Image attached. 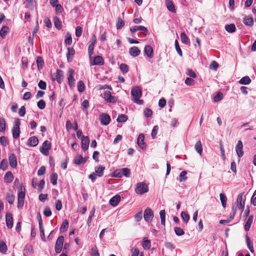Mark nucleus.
Returning a JSON list of instances; mask_svg holds the SVG:
<instances>
[{
    "instance_id": "obj_60",
    "label": "nucleus",
    "mask_w": 256,
    "mask_h": 256,
    "mask_svg": "<svg viewBox=\"0 0 256 256\" xmlns=\"http://www.w3.org/2000/svg\"><path fill=\"white\" fill-rule=\"evenodd\" d=\"M82 27L78 26L76 28V36L77 37H80L82 34Z\"/></svg>"
},
{
    "instance_id": "obj_38",
    "label": "nucleus",
    "mask_w": 256,
    "mask_h": 256,
    "mask_svg": "<svg viewBox=\"0 0 256 256\" xmlns=\"http://www.w3.org/2000/svg\"><path fill=\"white\" fill-rule=\"evenodd\" d=\"M220 201L222 202V204L224 208H225L226 206V204L227 198H226V196H225V194H222V193H221L220 194Z\"/></svg>"
},
{
    "instance_id": "obj_64",
    "label": "nucleus",
    "mask_w": 256,
    "mask_h": 256,
    "mask_svg": "<svg viewBox=\"0 0 256 256\" xmlns=\"http://www.w3.org/2000/svg\"><path fill=\"white\" fill-rule=\"evenodd\" d=\"M38 86L40 89L45 90L46 88V84L45 82L40 80L38 84Z\"/></svg>"
},
{
    "instance_id": "obj_6",
    "label": "nucleus",
    "mask_w": 256,
    "mask_h": 256,
    "mask_svg": "<svg viewBox=\"0 0 256 256\" xmlns=\"http://www.w3.org/2000/svg\"><path fill=\"white\" fill-rule=\"evenodd\" d=\"M154 217V213L152 210L147 208L144 211V220L148 222H150Z\"/></svg>"
},
{
    "instance_id": "obj_34",
    "label": "nucleus",
    "mask_w": 256,
    "mask_h": 256,
    "mask_svg": "<svg viewBox=\"0 0 256 256\" xmlns=\"http://www.w3.org/2000/svg\"><path fill=\"white\" fill-rule=\"evenodd\" d=\"M194 148L200 154L202 155V144L200 141H198L196 142L194 146Z\"/></svg>"
},
{
    "instance_id": "obj_41",
    "label": "nucleus",
    "mask_w": 256,
    "mask_h": 256,
    "mask_svg": "<svg viewBox=\"0 0 256 256\" xmlns=\"http://www.w3.org/2000/svg\"><path fill=\"white\" fill-rule=\"evenodd\" d=\"M54 24L55 26L58 30H60L62 28V24L60 21L59 20L58 17L56 16L54 18Z\"/></svg>"
},
{
    "instance_id": "obj_43",
    "label": "nucleus",
    "mask_w": 256,
    "mask_h": 256,
    "mask_svg": "<svg viewBox=\"0 0 256 256\" xmlns=\"http://www.w3.org/2000/svg\"><path fill=\"white\" fill-rule=\"evenodd\" d=\"M84 88L85 86L84 83L82 80H80L78 84V91L80 92H82L84 91Z\"/></svg>"
},
{
    "instance_id": "obj_50",
    "label": "nucleus",
    "mask_w": 256,
    "mask_h": 256,
    "mask_svg": "<svg viewBox=\"0 0 256 256\" xmlns=\"http://www.w3.org/2000/svg\"><path fill=\"white\" fill-rule=\"evenodd\" d=\"M174 232L178 236H182L184 234L183 230L180 227H176L174 228Z\"/></svg>"
},
{
    "instance_id": "obj_1",
    "label": "nucleus",
    "mask_w": 256,
    "mask_h": 256,
    "mask_svg": "<svg viewBox=\"0 0 256 256\" xmlns=\"http://www.w3.org/2000/svg\"><path fill=\"white\" fill-rule=\"evenodd\" d=\"M148 186L144 182H138L135 188V192L136 194H142L148 192Z\"/></svg>"
},
{
    "instance_id": "obj_39",
    "label": "nucleus",
    "mask_w": 256,
    "mask_h": 256,
    "mask_svg": "<svg viewBox=\"0 0 256 256\" xmlns=\"http://www.w3.org/2000/svg\"><path fill=\"white\" fill-rule=\"evenodd\" d=\"M180 38L182 43L186 44H188L189 40L184 32L181 33Z\"/></svg>"
},
{
    "instance_id": "obj_58",
    "label": "nucleus",
    "mask_w": 256,
    "mask_h": 256,
    "mask_svg": "<svg viewBox=\"0 0 256 256\" xmlns=\"http://www.w3.org/2000/svg\"><path fill=\"white\" fill-rule=\"evenodd\" d=\"M186 74L193 78H195L196 77V73L191 69H188L186 70Z\"/></svg>"
},
{
    "instance_id": "obj_15",
    "label": "nucleus",
    "mask_w": 256,
    "mask_h": 256,
    "mask_svg": "<svg viewBox=\"0 0 256 256\" xmlns=\"http://www.w3.org/2000/svg\"><path fill=\"white\" fill-rule=\"evenodd\" d=\"M6 226L8 228H12L13 226V220L12 214L7 213L6 216Z\"/></svg>"
},
{
    "instance_id": "obj_2",
    "label": "nucleus",
    "mask_w": 256,
    "mask_h": 256,
    "mask_svg": "<svg viewBox=\"0 0 256 256\" xmlns=\"http://www.w3.org/2000/svg\"><path fill=\"white\" fill-rule=\"evenodd\" d=\"M20 120L18 118L16 119L14 121V125L12 130V136L15 139H17L20 136Z\"/></svg>"
},
{
    "instance_id": "obj_35",
    "label": "nucleus",
    "mask_w": 256,
    "mask_h": 256,
    "mask_svg": "<svg viewBox=\"0 0 256 256\" xmlns=\"http://www.w3.org/2000/svg\"><path fill=\"white\" fill-rule=\"evenodd\" d=\"M239 82L242 84H248L250 83L251 80L248 76H246L242 78Z\"/></svg>"
},
{
    "instance_id": "obj_49",
    "label": "nucleus",
    "mask_w": 256,
    "mask_h": 256,
    "mask_svg": "<svg viewBox=\"0 0 256 256\" xmlns=\"http://www.w3.org/2000/svg\"><path fill=\"white\" fill-rule=\"evenodd\" d=\"M181 217L182 219V220L185 222L186 223H187L190 219V216L189 215L185 212H182L181 213Z\"/></svg>"
},
{
    "instance_id": "obj_8",
    "label": "nucleus",
    "mask_w": 256,
    "mask_h": 256,
    "mask_svg": "<svg viewBox=\"0 0 256 256\" xmlns=\"http://www.w3.org/2000/svg\"><path fill=\"white\" fill-rule=\"evenodd\" d=\"M236 151L238 158H242L244 156L243 144L241 140H238L236 146Z\"/></svg>"
},
{
    "instance_id": "obj_59",
    "label": "nucleus",
    "mask_w": 256,
    "mask_h": 256,
    "mask_svg": "<svg viewBox=\"0 0 256 256\" xmlns=\"http://www.w3.org/2000/svg\"><path fill=\"white\" fill-rule=\"evenodd\" d=\"M222 98V93L219 92L217 94L216 96H214V100L215 102H217L220 101Z\"/></svg>"
},
{
    "instance_id": "obj_51",
    "label": "nucleus",
    "mask_w": 256,
    "mask_h": 256,
    "mask_svg": "<svg viewBox=\"0 0 256 256\" xmlns=\"http://www.w3.org/2000/svg\"><path fill=\"white\" fill-rule=\"evenodd\" d=\"M120 68L124 73H126L128 71V66L125 64H122L120 66Z\"/></svg>"
},
{
    "instance_id": "obj_14",
    "label": "nucleus",
    "mask_w": 256,
    "mask_h": 256,
    "mask_svg": "<svg viewBox=\"0 0 256 256\" xmlns=\"http://www.w3.org/2000/svg\"><path fill=\"white\" fill-rule=\"evenodd\" d=\"M243 194H240L236 199L237 206L239 209H243L244 206V201H243Z\"/></svg>"
},
{
    "instance_id": "obj_57",
    "label": "nucleus",
    "mask_w": 256,
    "mask_h": 256,
    "mask_svg": "<svg viewBox=\"0 0 256 256\" xmlns=\"http://www.w3.org/2000/svg\"><path fill=\"white\" fill-rule=\"evenodd\" d=\"M44 214L46 216H50L52 214V212L50 209L48 207L46 206L44 208Z\"/></svg>"
},
{
    "instance_id": "obj_3",
    "label": "nucleus",
    "mask_w": 256,
    "mask_h": 256,
    "mask_svg": "<svg viewBox=\"0 0 256 256\" xmlns=\"http://www.w3.org/2000/svg\"><path fill=\"white\" fill-rule=\"evenodd\" d=\"M50 142L48 140H46L43 142L42 146L40 147V150L42 154L47 156L48 154L49 150L50 149Z\"/></svg>"
},
{
    "instance_id": "obj_47",
    "label": "nucleus",
    "mask_w": 256,
    "mask_h": 256,
    "mask_svg": "<svg viewBox=\"0 0 256 256\" xmlns=\"http://www.w3.org/2000/svg\"><path fill=\"white\" fill-rule=\"evenodd\" d=\"M128 116L125 114H120L118 116L117 118V122H124L126 121Z\"/></svg>"
},
{
    "instance_id": "obj_24",
    "label": "nucleus",
    "mask_w": 256,
    "mask_h": 256,
    "mask_svg": "<svg viewBox=\"0 0 256 256\" xmlns=\"http://www.w3.org/2000/svg\"><path fill=\"white\" fill-rule=\"evenodd\" d=\"M105 170V168L103 166H99L95 168V173L96 175L99 177H101L104 175V172Z\"/></svg>"
},
{
    "instance_id": "obj_37",
    "label": "nucleus",
    "mask_w": 256,
    "mask_h": 256,
    "mask_svg": "<svg viewBox=\"0 0 256 256\" xmlns=\"http://www.w3.org/2000/svg\"><path fill=\"white\" fill-rule=\"evenodd\" d=\"M121 170V172H122V176H124L127 178H129L130 175V170L128 168H122Z\"/></svg>"
},
{
    "instance_id": "obj_4",
    "label": "nucleus",
    "mask_w": 256,
    "mask_h": 256,
    "mask_svg": "<svg viewBox=\"0 0 256 256\" xmlns=\"http://www.w3.org/2000/svg\"><path fill=\"white\" fill-rule=\"evenodd\" d=\"M104 99L108 103H115L118 100L116 96L112 95V93L110 91H106L104 93Z\"/></svg>"
},
{
    "instance_id": "obj_33",
    "label": "nucleus",
    "mask_w": 256,
    "mask_h": 256,
    "mask_svg": "<svg viewBox=\"0 0 256 256\" xmlns=\"http://www.w3.org/2000/svg\"><path fill=\"white\" fill-rule=\"evenodd\" d=\"M166 7L170 11L172 12H176V10L174 8V6L171 1H170L169 0H166Z\"/></svg>"
},
{
    "instance_id": "obj_36",
    "label": "nucleus",
    "mask_w": 256,
    "mask_h": 256,
    "mask_svg": "<svg viewBox=\"0 0 256 256\" xmlns=\"http://www.w3.org/2000/svg\"><path fill=\"white\" fill-rule=\"evenodd\" d=\"M142 246L144 250H149L151 246L150 241L144 239L142 242Z\"/></svg>"
},
{
    "instance_id": "obj_25",
    "label": "nucleus",
    "mask_w": 256,
    "mask_h": 256,
    "mask_svg": "<svg viewBox=\"0 0 256 256\" xmlns=\"http://www.w3.org/2000/svg\"><path fill=\"white\" fill-rule=\"evenodd\" d=\"M14 179V176L10 172H8L4 176V180L6 183L11 182Z\"/></svg>"
},
{
    "instance_id": "obj_7",
    "label": "nucleus",
    "mask_w": 256,
    "mask_h": 256,
    "mask_svg": "<svg viewBox=\"0 0 256 256\" xmlns=\"http://www.w3.org/2000/svg\"><path fill=\"white\" fill-rule=\"evenodd\" d=\"M68 84L70 87H74V70L72 68H69L68 71Z\"/></svg>"
},
{
    "instance_id": "obj_55",
    "label": "nucleus",
    "mask_w": 256,
    "mask_h": 256,
    "mask_svg": "<svg viewBox=\"0 0 256 256\" xmlns=\"http://www.w3.org/2000/svg\"><path fill=\"white\" fill-rule=\"evenodd\" d=\"M37 105L39 108L43 110L46 106V103L44 100H40L38 102Z\"/></svg>"
},
{
    "instance_id": "obj_16",
    "label": "nucleus",
    "mask_w": 256,
    "mask_h": 256,
    "mask_svg": "<svg viewBox=\"0 0 256 256\" xmlns=\"http://www.w3.org/2000/svg\"><path fill=\"white\" fill-rule=\"evenodd\" d=\"M144 136L143 134H140L138 138L137 144L138 146L142 149L146 148V144L144 142Z\"/></svg>"
},
{
    "instance_id": "obj_53",
    "label": "nucleus",
    "mask_w": 256,
    "mask_h": 256,
    "mask_svg": "<svg viewBox=\"0 0 256 256\" xmlns=\"http://www.w3.org/2000/svg\"><path fill=\"white\" fill-rule=\"evenodd\" d=\"M174 45H175V47H176V49L178 53V54L180 56H182V50L179 46V44H178V41L177 40H175V42H174Z\"/></svg>"
},
{
    "instance_id": "obj_61",
    "label": "nucleus",
    "mask_w": 256,
    "mask_h": 256,
    "mask_svg": "<svg viewBox=\"0 0 256 256\" xmlns=\"http://www.w3.org/2000/svg\"><path fill=\"white\" fill-rule=\"evenodd\" d=\"M7 166H8L7 160L6 159L2 160L1 162L0 168L5 170L6 169V168H7Z\"/></svg>"
},
{
    "instance_id": "obj_48",
    "label": "nucleus",
    "mask_w": 256,
    "mask_h": 256,
    "mask_svg": "<svg viewBox=\"0 0 256 256\" xmlns=\"http://www.w3.org/2000/svg\"><path fill=\"white\" fill-rule=\"evenodd\" d=\"M58 175L56 173H52L51 175V182L53 185H56L57 184Z\"/></svg>"
},
{
    "instance_id": "obj_46",
    "label": "nucleus",
    "mask_w": 256,
    "mask_h": 256,
    "mask_svg": "<svg viewBox=\"0 0 256 256\" xmlns=\"http://www.w3.org/2000/svg\"><path fill=\"white\" fill-rule=\"evenodd\" d=\"M7 250V246L3 241L0 242V252L4 253Z\"/></svg>"
},
{
    "instance_id": "obj_62",
    "label": "nucleus",
    "mask_w": 256,
    "mask_h": 256,
    "mask_svg": "<svg viewBox=\"0 0 256 256\" xmlns=\"http://www.w3.org/2000/svg\"><path fill=\"white\" fill-rule=\"evenodd\" d=\"M144 116L148 118L150 117L152 114V110L148 108H146L144 110Z\"/></svg>"
},
{
    "instance_id": "obj_27",
    "label": "nucleus",
    "mask_w": 256,
    "mask_h": 256,
    "mask_svg": "<svg viewBox=\"0 0 256 256\" xmlns=\"http://www.w3.org/2000/svg\"><path fill=\"white\" fill-rule=\"evenodd\" d=\"M24 198H25V188L22 185H21L20 187V189L18 190V198H20V199L24 198Z\"/></svg>"
},
{
    "instance_id": "obj_23",
    "label": "nucleus",
    "mask_w": 256,
    "mask_h": 256,
    "mask_svg": "<svg viewBox=\"0 0 256 256\" xmlns=\"http://www.w3.org/2000/svg\"><path fill=\"white\" fill-rule=\"evenodd\" d=\"M243 22L246 26H252L254 24V19L252 16H246L243 20Z\"/></svg>"
},
{
    "instance_id": "obj_29",
    "label": "nucleus",
    "mask_w": 256,
    "mask_h": 256,
    "mask_svg": "<svg viewBox=\"0 0 256 256\" xmlns=\"http://www.w3.org/2000/svg\"><path fill=\"white\" fill-rule=\"evenodd\" d=\"M9 28L7 26H3L0 30V36L2 38H5L6 34L8 32Z\"/></svg>"
},
{
    "instance_id": "obj_21",
    "label": "nucleus",
    "mask_w": 256,
    "mask_h": 256,
    "mask_svg": "<svg viewBox=\"0 0 256 256\" xmlns=\"http://www.w3.org/2000/svg\"><path fill=\"white\" fill-rule=\"evenodd\" d=\"M9 163L11 167L15 168L17 166L16 158L14 154H12L9 156Z\"/></svg>"
},
{
    "instance_id": "obj_52",
    "label": "nucleus",
    "mask_w": 256,
    "mask_h": 256,
    "mask_svg": "<svg viewBox=\"0 0 256 256\" xmlns=\"http://www.w3.org/2000/svg\"><path fill=\"white\" fill-rule=\"evenodd\" d=\"M158 130V126H154L152 132V137L153 139L156 138Z\"/></svg>"
},
{
    "instance_id": "obj_22",
    "label": "nucleus",
    "mask_w": 256,
    "mask_h": 256,
    "mask_svg": "<svg viewBox=\"0 0 256 256\" xmlns=\"http://www.w3.org/2000/svg\"><path fill=\"white\" fill-rule=\"evenodd\" d=\"M140 50H139V49L136 46H133L130 49L129 51L130 55L134 57L138 56L140 54Z\"/></svg>"
},
{
    "instance_id": "obj_18",
    "label": "nucleus",
    "mask_w": 256,
    "mask_h": 256,
    "mask_svg": "<svg viewBox=\"0 0 256 256\" xmlns=\"http://www.w3.org/2000/svg\"><path fill=\"white\" fill-rule=\"evenodd\" d=\"M64 78V72L60 70H57L56 74V80L58 83L60 84Z\"/></svg>"
},
{
    "instance_id": "obj_5",
    "label": "nucleus",
    "mask_w": 256,
    "mask_h": 256,
    "mask_svg": "<svg viewBox=\"0 0 256 256\" xmlns=\"http://www.w3.org/2000/svg\"><path fill=\"white\" fill-rule=\"evenodd\" d=\"M64 237L60 236L58 237L55 246V250L56 254L60 252L64 244Z\"/></svg>"
},
{
    "instance_id": "obj_45",
    "label": "nucleus",
    "mask_w": 256,
    "mask_h": 256,
    "mask_svg": "<svg viewBox=\"0 0 256 256\" xmlns=\"http://www.w3.org/2000/svg\"><path fill=\"white\" fill-rule=\"evenodd\" d=\"M186 171H182L180 174L179 176V181L180 182L186 181L187 180V177L186 176Z\"/></svg>"
},
{
    "instance_id": "obj_11",
    "label": "nucleus",
    "mask_w": 256,
    "mask_h": 256,
    "mask_svg": "<svg viewBox=\"0 0 256 256\" xmlns=\"http://www.w3.org/2000/svg\"><path fill=\"white\" fill-rule=\"evenodd\" d=\"M82 148L85 151L88 150L89 146V138L88 136H82Z\"/></svg>"
},
{
    "instance_id": "obj_17",
    "label": "nucleus",
    "mask_w": 256,
    "mask_h": 256,
    "mask_svg": "<svg viewBox=\"0 0 256 256\" xmlns=\"http://www.w3.org/2000/svg\"><path fill=\"white\" fill-rule=\"evenodd\" d=\"M144 52L150 58H152L154 56L153 49L149 45H147L144 47Z\"/></svg>"
},
{
    "instance_id": "obj_32",
    "label": "nucleus",
    "mask_w": 256,
    "mask_h": 256,
    "mask_svg": "<svg viewBox=\"0 0 256 256\" xmlns=\"http://www.w3.org/2000/svg\"><path fill=\"white\" fill-rule=\"evenodd\" d=\"M246 238L248 247L250 250V252L253 253L254 252V249L252 243V242L250 238L248 236H246Z\"/></svg>"
},
{
    "instance_id": "obj_9",
    "label": "nucleus",
    "mask_w": 256,
    "mask_h": 256,
    "mask_svg": "<svg viewBox=\"0 0 256 256\" xmlns=\"http://www.w3.org/2000/svg\"><path fill=\"white\" fill-rule=\"evenodd\" d=\"M131 93L134 99L140 98L142 96V90L138 86L134 87L132 90Z\"/></svg>"
},
{
    "instance_id": "obj_44",
    "label": "nucleus",
    "mask_w": 256,
    "mask_h": 256,
    "mask_svg": "<svg viewBox=\"0 0 256 256\" xmlns=\"http://www.w3.org/2000/svg\"><path fill=\"white\" fill-rule=\"evenodd\" d=\"M36 63L38 69L42 68L44 66V62L42 58L40 56H38L36 59Z\"/></svg>"
},
{
    "instance_id": "obj_12",
    "label": "nucleus",
    "mask_w": 256,
    "mask_h": 256,
    "mask_svg": "<svg viewBox=\"0 0 256 256\" xmlns=\"http://www.w3.org/2000/svg\"><path fill=\"white\" fill-rule=\"evenodd\" d=\"M100 120L102 124L106 126L110 122V118L108 114H103L100 116Z\"/></svg>"
},
{
    "instance_id": "obj_13",
    "label": "nucleus",
    "mask_w": 256,
    "mask_h": 256,
    "mask_svg": "<svg viewBox=\"0 0 256 256\" xmlns=\"http://www.w3.org/2000/svg\"><path fill=\"white\" fill-rule=\"evenodd\" d=\"M104 60L103 58L100 56H96L94 58L93 60L91 62V65H99L102 66L104 64Z\"/></svg>"
},
{
    "instance_id": "obj_26",
    "label": "nucleus",
    "mask_w": 256,
    "mask_h": 256,
    "mask_svg": "<svg viewBox=\"0 0 256 256\" xmlns=\"http://www.w3.org/2000/svg\"><path fill=\"white\" fill-rule=\"evenodd\" d=\"M86 162V160L81 155H78L74 160V163L78 165L81 164H84Z\"/></svg>"
},
{
    "instance_id": "obj_40",
    "label": "nucleus",
    "mask_w": 256,
    "mask_h": 256,
    "mask_svg": "<svg viewBox=\"0 0 256 256\" xmlns=\"http://www.w3.org/2000/svg\"><path fill=\"white\" fill-rule=\"evenodd\" d=\"M160 216L161 219V224L163 226H165V216L166 212L164 210H161L160 212Z\"/></svg>"
},
{
    "instance_id": "obj_30",
    "label": "nucleus",
    "mask_w": 256,
    "mask_h": 256,
    "mask_svg": "<svg viewBox=\"0 0 256 256\" xmlns=\"http://www.w3.org/2000/svg\"><path fill=\"white\" fill-rule=\"evenodd\" d=\"M6 199L9 204H12L15 199L14 196L12 192H8L6 196Z\"/></svg>"
},
{
    "instance_id": "obj_10",
    "label": "nucleus",
    "mask_w": 256,
    "mask_h": 256,
    "mask_svg": "<svg viewBox=\"0 0 256 256\" xmlns=\"http://www.w3.org/2000/svg\"><path fill=\"white\" fill-rule=\"evenodd\" d=\"M130 30L132 33L134 34L136 32L137 30H141L144 34L146 35L147 34L148 32L146 28L144 26H134L133 27L130 28Z\"/></svg>"
},
{
    "instance_id": "obj_28",
    "label": "nucleus",
    "mask_w": 256,
    "mask_h": 256,
    "mask_svg": "<svg viewBox=\"0 0 256 256\" xmlns=\"http://www.w3.org/2000/svg\"><path fill=\"white\" fill-rule=\"evenodd\" d=\"M236 26L234 24H226L225 26V30L230 33L234 32L236 31Z\"/></svg>"
},
{
    "instance_id": "obj_42",
    "label": "nucleus",
    "mask_w": 256,
    "mask_h": 256,
    "mask_svg": "<svg viewBox=\"0 0 256 256\" xmlns=\"http://www.w3.org/2000/svg\"><path fill=\"white\" fill-rule=\"evenodd\" d=\"M6 130V121L4 118H0V131L4 132Z\"/></svg>"
},
{
    "instance_id": "obj_19",
    "label": "nucleus",
    "mask_w": 256,
    "mask_h": 256,
    "mask_svg": "<svg viewBox=\"0 0 256 256\" xmlns=\"http://www.w3.org/2000/svg\"><path fill=\"white\" fill-rule=\"evenodd\" d=\"M120 200V195L117 194L112 197L110 200V204L113 206H116L118 205Z\"/></svg>"
},
{
    "instance_id": "obj_63",
    "label": "nucleus",
    "mask_w": 256,
    "mask_h": 256,
    "mask_svg": "<svg viewBox=\"0 0 256 256\" xmlns=\"http://www.w3.org/2000/svg\"><path fill=\"white\" fill-rule=\"evenodd\" d=\"M218 67V64L216 61L212 62L211 63V64H210V68L213 69L215 70H217Z\"/></svg>"
},
{
    "instance_id": "obj_31",
    "label": "nucleus",
    "mask_w": 256,
    "mask_h": 256,
    "mask_svg": "<svg viewBox=\"0 0 256 256\" xmlns=\"http://www.w3.org/2000/svg\"><path fill=\"white\" fill-rule=\"evenodd\" d=\"M253 220V216L251 215L249 216L248 220H247L246 224L244 226V229L246 231H248L250 230V226Z\"/></svg>"
},
{
    "instance_id": "obj_20",
    "label": "nucleus",
    "mask_w": 256,
    "mask_h": 256,
    "mask_svg": "<svg viewBox=\"0 0 256 256\" xmlns=\"http://www.w3.org/2000/svg\"><path fill=\"white\" fill-rule=\"evenodd\" d=\"M38 143V138L35 136H32L28 140V145L30 146H36Z\"/></svg>"
},
{
    "instance_id": "obj_54",
    "label": "nucleus",
    "mask_w": 256,
    "mask_h": 256,
    "mask_svg": "<svg viewBox=\"0 0 256 256\" xmlns=\"http://www.w3.org/2000/svg\"><path fill=\"white\" fill-rule=\"evenodd\" d=\"M184 82L188 86H194V80L190 78H187Z\"/></svg>"
},
{
    "instance_id": "obj_56",
    "label": "nucleus",
    "mask_w": 256,
    "mask_h": 256,
    "mask_svg": "<svg viewBox=\"0 0 256 256\" xmlns=\"http://www.w3.org/2000/svg\"><path fill=\"white\" fill-rule=\"evenodd\" d=\"M124 25V22L122 20V18H118V22L116 24V28L117 29H120L122 27H123Z\"/></svg>"
}]
</instances>
